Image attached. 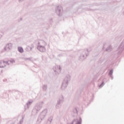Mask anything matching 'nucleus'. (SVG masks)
I'll return each mask as SVG.
<instances>
[{
    "instance_id": "obj_2",
    "label": "nucleus",
    "mask_w": 124,
    "mask_h": 124,
    "mask_svg": "<svg viewBox=\"0 0 124 124\" xmlns=\"http://www.w3.org/2000/svg\"><path fill=\"white\" fill-rule=\"evenodd\" d=\"M18 51H19L20 53L24 52V49H23V47H18Z\"/></svg>"
},
{
    "instance_id": "obj_1",
    "label": "nucleus",
    "mask_w": 124,
    "mask_h": 124,
    "mask_svg": "<svg viewBox=\"0 0 124 124\" xmlns=\"http://www.w3.org/2000/svg\"><path fill=\"white\" fill-rule=\"evenodd\" d=\"M38 50H39L40 52H45V47L42 46H38Z\"/></svg>"
},
{
    "instance_id": "obj_4",
    "label": "nucleus",
    "mask_w": 124,
    "mask_h": 124,
    "mask_svg": "<svg viewBox=\"0 0 124 124\" xmlns=\"http://www.w3.org/2000/svg\"><path fill=\"white\" fill-rule=\"evenodd\" d=\"M30 50H31V49H32L31 47H30L29 46L27 47V49H30Z\"/></svg>"
},
{
    "instance_id": "obj_6",
    "label": "nucleus",
    "mask_w": 124,
    "mask_h": 124,
    "mask_svg": "<svg viewBox=\"0 0 124 124\" xmlns=\"http://www.w3.org/2000/svg\"><path fill=\"white\" fill-rule=\"evenodd\" d=\"M78 124H80V123H78Z\"/></svg>"
},
{
    "instance_id": "obj_3",
    "label": "nucleus",
    "mask_w": 124,
    "mask_h": 124,
    "mask_svg": "<svg viewBox=\"0 0 124 124\" xmlns=\"http://www.w3.org/2000/svg\"><path fill=\"white\" fill-rule=\"evenodd\" d=\"M6 48H9L10 49L11 47H12V45L11 44H9L6 46Z\"/></svg>"
},
{
    "instance_id": "obj_5",
    "label": "nucleus",
    "mask_w": 124,
    "mask_h": 124,
    "mask_svg": "<svg viewBox=\"0 0 124 124\" xmlns=\"http://www.w3.org/2000/svg\"><path fill=\"white\" fill-rule=\"evenodd\" d=\"M1 67H3V66H1Z\"/></svg>"
}]
</instances>
